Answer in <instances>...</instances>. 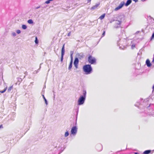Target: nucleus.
<instances>
[{"label": "nucleus", "instance_id": "de8ad7c7", "mask_svg": "<svg viewBox=\"0 0 154 154\" xmlns=\"http://www.w3.org/2000/svg\"><path fill=\"white\" fill-rule=\"evenodd\" d=\"M31 84H32V82H31Z\"/></svg>", "mask_w": 154, "mask_h": 154}, {"label": "nucleus", "instance_id": "c756f323", "mask_svg": "<svg viewBox=\"0 0 154 154\" xmlns=\"http://www.w3.org/2000/svg\"><path fill=\"white\" fill-rule=\"evenodd\" d=\"M16 32L17 34H19L20 33L21 31L20 30L18 29L16 31Z\"/></svg>", "mask_w": 154, "mask_h": 154}, {"label": "nucleus", "instance_id": "f8f14e48", "mask_svg": "<svg viewBox=\"0 0 154 154\" xmlns=\"http://www.w3.org/2000/svg\"><path fill=\"white\" fill-rule=\"evenodd\" d=\"M97 149L99 151H100L102 149V146L101 144L97 145L96 146Z\"/></svg>", "mask_w": 154, "mask_h": 154}, {"label": "nucleus", "instance_id": "f704fd0d", "mask_svg": "<svg viewBox=\"0 0 154 154\" xmlns=\"http://www.w3.org/2000/svg\"><path fill=\"white\" fill-rule=\"evenodd\" d=\"M135 47V45H132L131 46V48L132 49H133Z\"/></svg>", "mask_w": 154, "mask_h": 154}, {"label": "nucleus", "instance_id": "423d86ee", "mask_svg": "<svg viewBox=\"0 0 154 154\" xmlns=\"http://www.w3.org/2000/svg\"><path fill=\"white\" fill-rule=\"evenodd\" d=\"M77 132V128L76 126H74L73 127L71 130V134L73 135H75Z\"/></svg>", "mask_w": 154, "mask_h": 154}, {"label": "nucleus", "instance_id": "7ed1b4c3", "mask_svg": "<svg viewBox=\"0 0 154 154\" xmlns=\"http://www.w3.org/2000/svg\"><path fill=\"white\" fill-rule=\"evenodd\" d=\"M86 90H83V95L80 96L78 101V104L81 105L84 104L86 99Z\"/></svg>", "mask_w": 154, "mask_h": 154}, {"label": "nucleus", "instance_id": "2eb2a0df", "mask_svg": "<svg viewBox=\"0 0 154 154\" xmlns=\"http://www.w3.org/2000/svg\"><path fill=\"white\" fill-rule=\"evenodd\" d=\"M123 40V39H120L119 40L117 41V45L118 46H120L121 45H124V43L122 42Z\"/></svg>", "mask_w": 154, "mask_h": 154}, {"label": "nucleus", "instance_id": "a878e982", "mask_svg": "<svg viewBox=\"0 0 154 154\" xmlns=\"http://www.w3.org/2000/svg\"><path fill=\"white\" fill-rule=\"evenodd\" d=\"M35 42L36 44H38V43L37 37H36L35 38Z\"/></svg>", "mask_w": 154, "mask_h": 154}, {"label": "nucleus", "instance_id": "20e7f679", "mask_svg": "<svg viewBox=\"0 0 154 154\" xmlns=\"http://www.w3.org/2000/svg\"><path fill=\"white\" fill-rule=\"evenodd\" d=\"M83 69L86 75L90 74L92 71V68L91 65L90 64H86L84 66Z\"/></svg>", "mask_w": 154, "mask_h": 154}, {"label": "nucleus", "instance_id": "f3484780", "mask_svg": "<svg viewBox=\"0 0 154 154\" xmlns=\"http://www.w3.org/2000/svg\"><path fill=\"white\" fill-rule=\"evenodd\" d=\"M17 82L16 83V84L17 85L18 84V85H20V83L22 81V79L21 78L19 77L17 78Z\"/></svg>", "mask_w": 154, "mask_h": 154}, {"label": "nucleus", "instance_id": "dca6fc26", "mask_svg": "<svg viewBox=\"0 0 154 154\" xmlns=\"http://www.w3.org/2000/svg\"><path fill=\"white\" fill-rule=\"evenodd\" d=\"M146 64L147 66L148 67H150L151 66V64L149 60V59H147L146 61Z\"/></svg>", "mask_w": 154, "mask_h": 154}, {"label": "nucleus", "instance_id": "c9c22d12", "mask_svg": "<svg viewBox=\"0 0 154 154\" xmlns=\"http://www.w3.org/2000/svg\"><path fill=\"white\" fill-rule=\"evenodd\" d=\"M47 5L46 6H44L43 7H42V8H46L47 7Z\"/></svg>", "mask_w": 154, "mask_h": 154}, {"label": "nucleus", "instance_id": "4c0bfd02", "mask_svg": "<svg viewBox=\"0 0 154 154\" xmlns=\"http://www.w3.org/2000/svg\"><path fill=\"white\" fill-rule=\"evenodd\" d=\"M3 126L2 125H0V128H3Z\"/></svg>", "mask_w": 154, "mask_h": 154}, {"label": "nucleus", "instance_id": "c03bdc74", "mask_svg": "<svg viewBox=\"0 0 154 154\" xmlns=\"http://www.w3.org/2000/svg\"><path fill=\"white\" fill-rule=\"evenodd\" d=\"M153 58H154V54H153Z\"/></svg>", "mask_w": 154, "mask_h": 154}, {"label": "nucleus", "instance_id": "a18cd8bd", "mask_svg": "<svg viewBox=\"0 0 154 154\" xmlns=\"http://www.w3.org/2000/svg\"><path fill=\"white\" fill-rule=\"evenodd\" d=\"M121 48V47L120 46L119 47V48Z\"/></svg>", "mask_w": 154, "mask_h": 154}, {"label": "nucleus", "instance_id": "39448f33", "mask_svg": "<svg viewBox=\"0 0 154 154\" xmlns=\"http://www.w3.org/2000/svg\"><path fill=\"white\" fill-rule=\"evenodd\" d=\"M88 61L89 63L92 64H95L96 63V60L95 58L91 55L89 56L88 57Z\"/></svg>", "mask_w": 154, "mask_h": 154}, {"label": "nucleus", "instance_id": "ea45409f", "mask_svg": "<svg viewBox=\"0 0 154 154\" xmlns=\"http://www.w3.org/2000/svg\"><path fill=\"white\" fill-rule=\"evenodd\" d=\"M91 0H88V2H90L91 1Z\"/></svg>", "mask_w": 154, "mask_h": 154}, {"label": "nucleus", "instance_id": "a19ab883", "mask_svg": "<svg viewBox=\"0 0 154 154\" xmlns=\"http://www.w3.org/2000/svg\"><path fill=\"white\" fill-rule=\"evenodd\" d=\"M152 88L153 89V91H154V85L152 86Z\"/></svg>", "mask_w": 154, "mask_h": 154}, {"label": "nucleus", "instance_id": "3c124183", "mask_svg": "<svg viewBox=\"0 0 154 154\" xmlns=\"http://www.w3.org/2000/svg\"><path fill=\"white\" fill-rule=\"evenodd\" d=\"M153 151H154V150H153Z\"/></svg>", "mask_w": 154, "mask_h": 154}, {"label": "nucleus", "instance_id": "b1692460", "mask_svg": "<svg viewBox=\"0 0 154 154\" xmlns=\"http://www.w3.org/2000/svg\"><path fill=\"white\" fill-rule=\"evenodd\" d=\"M22 28L24 29H25L27 28V26L25 25H23L22 26Z\"/></svg>", "mask_w": 154, "mask_h": 154}, {"label": "nucleus", "instance_id": "473e14b6", "mask_svg": "<svg viewBox=\"0 0 154 154\" xmlns=\"http://www.w3.org/2000/svg\"><path fill=\"white\" fill-rule=\"evenodd\" d=\"M40 6H39L35 7V9H38L39 8H40Z\"/></svg>", "mask_w": 154, "mask_h": 154}, {"label": "nucleus", "instance_id": "f03ea898", "mask_svg": "<svg viewBox=\"0 0 154 154\" xmlns=\"http://www.w3.org/2000/svg\"><path fill=\"white\" fill-rule=\"evenodd\" d=\"M117 20H115L114 25V28H118L121 27V23L125 19V16L123 15H121L118 16L117 17Z\"/></svg>", "mask_w": 154, "mask_h": 154}, {"label": "nucleus", "instance_id": "8fccbe9b", "mask_svg": "<svg viewBox=\"0 0 154 154\" xmlns=\"http://www.w3.org/2000/svg\"><path fill=\"white\" fill-rule=\"evenodd\" d=\"M60 154V153H59V154Z\"/></svg>", "mask_w": 154, "mask_h": 154}, {"label": "nucleus", "instance_id": "9b49d317", "mask_svg": "<svg viewBox=\"0 0 154 154\" xmlns=\"http://www.w3.org/2000/svg\"><path fill=\"white\" fill-rule=\"evenodd\" d=\"M79 60L78 58H75L74 62V64L76 69L78 68V65L79 63Z\"/></svg>", "mask_w": 154, "mask_h": 154}, {"label": "nucleus", "instance_id": "5701e85b", "mask_svg": "<svg viewBox=\"0 0 154 154\" xmlns=\"http://www.w3.org/2000/svg\"><path fill=\"white\" fill-rule=\"evenodd\" d=\"M42 97H43L44 99V100L45 104L47 105H48V103L47 101V100L45 98V97L44 95H42Z\"/></svg>", "mask_w": 154, "mask_h": 154}, {"label": "nucleus", "instance_id": "a211bd4d", "mask_svg": "<svg viewBox=\"0 0 154 154\" xmlns=\"http://www.w3.org/2000/svg\"><path fill=\"white\" fill-rule=\"evenodd\" d=\"M132 2L131 0H128L125 3V6H128Z\"/></svg>", "mask_w": 154, "mask_h": 154}, {"label": "nucleus", "instance_id": "2f4dec72", "mask_svg": "<svg viewBox=\"0 0 154 154\" xmlns=\"http://www.w3.org/2000/svg\"><path fill=\"white\" fill-rule=\"evenodd\" d=\"M24 74L25 75H26L27 74V72L26 71L24 72ZM25 77H26V75H25L24 76L23 78H25Z\"/></svg>", "mask_w": 154, "mask_h": 154}, {"label": "nucleus", "instance_id": "09e8293b", "mask_svg": "<svg viewBox=\"0 0 154 154\" xmlns=\"http://www.w3.org/2000/svg\"><path fill=\"white\" fill-rule=\"evenodd\" d=\"M142 1H145V0H143Z\"/></svg>", "mask_w": 154, "mask_h": 154}, {"label": "nucleus", "instance_id": "e433bc0d", "mask_svg": "<svg viewBox=\"0 0 154 154\" xmlns=\"http://www.w3.org/2000/svg\"><path fill=\"white\" fill-rule=\"evenodd\" d=\"M152 63H154V58H153L152 60Z\"/></svg>", "mask_w": 154, "mask_h": 154}, {"label": "nucleus", "instance_id": "72a5a7b5", "mask_svg": "<svg viewBox=\"0 0 154 154\" xmlns=\"http://www.w3.org/2000/svg\"><path fill=\"white\" fill-rule=\"evenodd\" d=\"M71 32H69L68 34H67V36H70V35H71Z\"/></svg>", "mask_w": 154, "mask_h": 154}, {"label": "nucleus", "instance_id": "aec40b11", "mask_svg": "<svg viewBox=\"0 0 154 154\" xmlns=\"http://www.w3.org/2000/svg\"><path fill=\"white\" fill-rule=\"evenodd\" d=\"M105 16V14H104L101 15L99 17V19H100L101 20H103Z\"/></svg>", "mask_w": 154, "mask_h": 154}, {"label": "nucleus", "instance_id": "37998d69", "mask_svg": "<svg viewBox=\"0 0 154 154\" xmlns=\"http://www.w3.org/2000/svg\"><path fill=\"white\" fill-rule=\"evenodd\" d=\"M54 98H55V94H54Z\"/></svg>", "mask_w": 154, "mask_h": 154}, {"label": "nucleus", "instance_id": "c85d7f7f", "mask_svg": "<svg viewBox=\"0 0 154 154\" xmlns=\"http://www.w3.org/2000/svg\"><path fill=\"white\" fill-rule=\"evenodd\" d=\"M154 38V32L152 33V36L150 38V40H152Z\"/></svg>", "mask_w": 154, "mask_h": 154}, {"label": "nucleus", "instance_id": "f257e3e1", "mask_svg": "<svg viewBox=\"0 0 154 154\" xmlns=\"http://www.w3.org/2000/svg\"><path fill=\"white\" fill-rule=\"evenodd\" d=\"M140 100V101L137 102L134 105L135 106L139 108L142 107V108L143 109L145 107L147 108L149 106V105L148 106V100L147 99L143 100L142 99H141Z\"/></svg>", "mask_w": 154, "mask_h": 154}, {"label": "nucleus", "instance_id": "9d476101", "mask_svg": "<svg viewBox=\"0 0 154 154\" xmlns=\"http://www.w3.org/2000/svg\"><path fill=\"white\" fill-rule=\"evenodd\" d=\"M124 5L125 2H121L119 5L115 9L114 11H117L123 7Z\"/></svg>", "mask_w": 154, "mask_h": 154}, {"label": "nucleus", "instance_id": "79ce46f5", "mask_svg": "<svg viewBox=\"0 0 154 154\" xmlns=\"http://www.w3.org/2000/svg\"><path fill=\"white\" fill-rule=\"evenodd\" d=\"M134 154H138V153L137 152H135L134 153Z\"/></svg>", "mask_w": 154, "mask_h": 154}, {"label": "nucleus", "instance_id": "49530a36", "mask_svg": "<svg viewBox=\"0 0 154 154\" xmlns=\"http://www.w3.org/2000/svg\"><path fill=\"white\" fill-rule=\"evenodd\" d=\"M31 84H32V82H31Z\"/></svg>", "mask_w": 154, "mask_h": 154}, {"label": "nucleus", "instance_id": "4468645a", "mask_svg": "<svg viewBox=\"0 0 154 154\" xmlns=\"http://www.w3.org/2000/svg\"><path fill=\"white\" fill-rule=\"evenodd\" d=\"M100 5V3L99 2L97 3L95 5H94L93 7H92L91 8V9L92 10H93L96 9Z\"/></svg>", "mask_w": 154, "mask_h": 154}, {"label": "nucleus", "instance_id": "6ab92c4d", "mask_svg": "<svg viewBox=\"0 0 154 154\" xmlns=\"http://www.w3.org/2000/svg\"><path fill=\"white\" fill-rule=\"evenodd\" d=\"M151 151L150 150H146L143 152V154H149L151 153Z\"/></svg>", "mask_w": 154, "mask_h": 154}, {"label": "nucleus", "instance_id": "1a4fd4ad", "mask_svg": "<svg viewBox=\"0 0 154 154\" xmlns=\"http://www.w3.org/2000/svg\"><path fill=\"white\" fill-rule=\"evenodd\" d=\"M124 5L125 2H121L119 5L115 9L114 11H117L123 7Z\"/></svg>", "mask_w": 154, "mask_h": 154}, {"label": "nucleus", "instance_id": "412c9836", "mask_svg": "<svg viewBox=\"0 0 154 154\" xmlns=\"http://www.w3.org/2000/svg\"><path fill=\"white\" fill-rule=\"evenodd\" d=\"M13 88V86H11L9 87L8 89V92H10L11 91V90Z\"/></svg>", "mask_w": 154, "mask_h": 154}, {"label": "nucleus", "instance_id": "0eeeda50", "mask_svg": "<svg viewBox=\"0 0 154 154\" xmlns=\"http://www.w3.org/2000/svg\"><path fill=\"white\" fill-rule=\"evenodd\" d=\"M65 44L63 45L61 49V61L62 62L63 61V56L65 53Z\"/></svg>", "mask_w": 154, "mask_h": 154}, {"label": "nucleus", "instance_id": "bb28decb", "mask_svg": "<svg viewBox=\"0 0 154 154\" xmlns=\"http://www.w3.org/2000/svg\"><path fill=\"white\" fill-rule=\"evenodd\" d=\"M7 88V87H6L5 89H4L3 90L0 91V92L2 93H4L6 90Z\"/></svg>", "mask_w": 154, "mask_h": 154}, {"label": "nucleus", "instance_id": "58836bf2", "mask_svg": "<svg viewBox=\"0 0 154 154\" xmlns=\"http://www.w3.org/2000/svg\"><path fill=\"white\" fill-rule=\"evenodd\" d=\"M133 1H134L135 2H137L138 1V0H133Z\"/></svg>", "mask_w": 154, "mask_h": 154}, {"label": "nucleus", "instance_id": "6e6552de", "mask_svg": "<svg viewBox=\"0 0 154 154\" xmlns=\"http://www.w3.org/2000/svg\"><path fill=\"white\" fill-rule=\"evenodd\" d=\"M124 5L125 2H121L119 5L115 9L114 11H117L123 7Z\"/></svg>", "mask_w": 154, "mask_h": 154}, {"label": "nucleus", "instance_id": "cd10ccee", "mask_svg": "<svg viewBox=\"0 0 154 154\" xmlns=\"http://www.w3.org/2000/svg\"><path fill=\"white\" fill-rule=\"evenodd\" d=\"M12 35L14 37H15L16 35V34L15 32H13L12 33Z\"/></svg>", "mask_w": 154, "mask_h": 154}, {"label": "nucleus", "instance_id": "ddd939ff", "mask_svg": "<svg viewBox=\"0 0 154 154\" xmlns=\"http://www.w3.org/2000/svg\"><path fill=\"white\" fill-rule=\"evenodd\" d=\"M72 54H71V60L69 63V66L68 67V69L69 70H70L72 68V64L73 63V60H72Z\"/></svg>", "mask_w": 154, "mask_h": 154}, {"label": "nucleus", "instance_id": "393cba45", "mask_svg": "<svg viewBox=\"0 0 154 154\" xmlns=\"http://www.w3.org/2000/svg\"><path fill=\"white\" fill-rule=\"evenodd\" d=\"M69 135V133L68 132V131H66L65 134V135H64V136L65 137H67Z\"/></svg>", "mask_w": 154, "mask_h": 154}, {"label": "nucleus", "instance_id": "7c9ffc66", "mask_svg": "<svg viewBox=\"0 0 154 154\" xmlns=\"http://www.w3.org/2000/svg\"><path fill=\"white\" fill-rule=\"evenodd\" d=\"M105 31H104L103 32V34H102V37H103L105 35Z\"/></svg>", "mask_w": 154, "mask_h": 154}, {"label": "nucleus", "instance_id": "4be33fe9", "mask_svg": "<svg viewBox=\"0 0 154 154\" xmlns=\"http://www.w3.org/2000/svg\"><path fill=\"white\" fill-rule=\"evenodd\" d=\"M27 22L28 23L30 24H32L33 23L32 20V19L29 20L27 21Z\"/></svg>", "mask_w": 154, "mask_h": 154}]
</instances>
